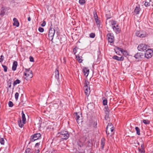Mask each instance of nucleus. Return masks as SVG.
I'll return each mask as SVG.
<instances>
[{
	"mask_svg": "<svg viewBox=\"0 0 153 153\" xmlns=\"http://www.w3.org/2000/svg\"><path fill=\"white\" fill-rule=\"evenodd\" d=\"M57 136L62 139L67 140L69 137L70 134L68 131L62 130L58 133Z\"/></svg>",
	"mask_w": 153,
	"mask_h": 153,
	"instance_id": "f257e3e1",
	"label": "nucleus"
},
{
	"mask_svg": "<svg viewBox=\"0 0 153 153\" xmlns=\"http://www.w3.org/2000/svg\"><path fill=\"white\" fill-rule=\"evenodd\" d=\"M89 82L88 81L85 80L84 87V89L85 93L86 95H89L90 92V88L89 86Z\"/></svg>",
	"mask_w": 153,
	"mask_h": 153,
	"instance_id": "f03ea898",
	"label": "nucleus"
},
{
	"mask_svg": "<svg viewBox=\"0 0 153 153\" xmlns=\"http://www.w3.org/2000/svg\"><path fill=\"white\" fill-rule=\"evenodd\" d=\"M149 48V46L148 45L143 43L140 44L137 47L138 50L141 51H146Z\"/></svg>",
	"mask_w": 153,
	"mask_h": 153,
	"instance_id": "7ed1b4c3",
	"label": "nucleus"
},
{
	"mask_svg": "<svg viewBox=\"0 0 153 153\" xmlns=\"http://www.w3.org/2000/svg\"><path fill=\"white\" fill-rule=\"evenodd\" d=\"M52 25L50 27L49 33H48V36L50 40L52 41L53 39V37L54 36L55 30L52 27Z\"/></svg>",
	"mask_w": 153,
	"mask_h": 153,
	"instance_id": "20e7f679",
	"label": "nucleus"
},
{
	"mask_svg": "<svg viewBox=\"0 0 153 153\" xmlns=\"http://www.w3.org/2000/svg\"><path fill=\"white\" fill-rule=\"evenodd\" d=\"M41 135L40 133H36L32 135L30 137V142L34 141L39 139L41 138Z\"/></svg>",
	"mask_w": 153,
	"mask_h": 153,
	"instance_id": "39448f33",
	"label": "nucleus"
},
{
	"mask_svg": "<svg viewBox=\"0 0 153 153\" xmlns=\"http://www.w3.org/2000/svg\"><path fill=\"white\" fill-rule=\"evenodd\" d=\"M153 55V51L149 48L146 51V53L145 54V57L149 59L151 58Z\"/></svg>",
	"mask_w": 153,
	"mask_h": 153,
	"instance_id": "423d86ee",
	"label": "nucleus"
},
{
	"mask_svg": "<svg viewBox=\"0 0 153 153\" xmlns=\"http://www.w3.org/2000/svg\"><path fill=\"white\" fill-rule=\"evenodd\" d=\"M108 42L110 43H112L114 42V37L113 34L111 33H109L107 35Z\"/></svg>",
	"mask_w": 153,
	"mask_h": 153,
	"instance_id": "0eeeda50",
	"label": "nucleus"
},
{
	"mask_svg": "<svg viewBox=\"0 0 153 153\" xmlns=\"http://www.w3.org/2000/svg\"><path fill=\"white\" fill-rule=\"evenodd\" d=\"M144 56V54L142 53H138L135 55L134 57L136 59L142 58Z\"/></svg>",
	"mask_w": 153,
	"mask_h": 153,
	"instance_id": "6e6552de",
	"label": "nucleus"
},
{
	"mask_svg": "<svg viewBox=\"0 0 153 153\" xmlns=\"http://www.w3.org/2000/svg\"><path fill=\"white\" fill-rule=\"evenodd\" d=\"M24 75L25 76H26L27 77H25V79L27 80L28 79V77H29L30 78H31L33 76L32 72V71H30L29 73H25V72Z\"/></svg>",
	"mask_w": 153,
	"mask_h": 153,
	"instance_id": "1a4fd4ad",
	"label": "nucleus"
},
{
	"mask_svg": "<svg viewBox=\"0 0 153 153\" xmlns=\"http://www.w3.org/2000/svg\"><path fill=\"white\" fill-rule=\"evenodd\" d=\"M81 55L80 54V52H79V53H77V54H76V57L77 60L79 63L82 62V61Z\"/></svg>",
	"mask_w": 153,
	"mask_h": 153,
	"instance_id": "9d476101",
	"label": "nucleus"
},
{
	"mask_svg": "<svg viewBox=\"0 0 153 153\" xmlns=\"http://www.w3.org/2000/svg\"><path fill=\"white\" fill-rule=\"evenodd\" d=\"M89 70L88 68L84 67L83 69V72L84 76H87L89 73Z\"/></svg>",
	"mask_w": 153,
	"mask_h": 153,
	"instance_id": "9b49d317",
	"label": "nucleus"
},
{
	"mask_svg": "<svg viewBox=\"0 0 153 153\" xmlns=\"http://www.w3.org/2000/svg\"><path fill=\"white\" fill-rule=\"evenodd\" d=\"M80 113L79 112L78 113H75L74 114V116L75 119H76L77 123H79V118H80L79 114Z\"/></svg>",
	"mask_w": 153,
	"mask_h": 153,
	"instance_id": "f8f14e48",
	"label": "nucleus"
},
{
	"mask_svg": "<svg viewBox=\"0 0 153 153\" xmlns=\"http://www.w3.org/2000/svg\"><path fill=\"white\" fill-rule=\"evenodd\" d=\"M114 128H112L111 129H110V130L108 131V132H106L107 136H111L114 134Z\"/></svg>",
	"mask_w": 153,
	"mask_h": 153,
	"instance_id": "ddd939ff",
	"label": "nucleus"
},
{
	"mask_svg": "<svg viewBox=\"0 0 153 153\" xmlns=\"http://www.w3.org/2000/svg\"><path fill=\"white\" fill-rule=\"evenodd\" d=\"M112 58L113 59L117 60V61H123L124 59V58L123 56L119 57L117 56H114Z\"/></svg>",
	"mask_w": 153,
	"mask_h": 153,
	"instance_id": "4468645a",
	"label": "nucleus"
},
{
	"mask_svg": "<svg viewBox=\"0 0 153 153\" xmlns=\"http://www.w3.org/2000/svg\"><path fill=\"white\" fill-rule=\"evenodd\" d=\"M140 9V5H139L138 6H136L135 9L134 10V12L136 14H138L139 13Z\"/></svg>",
	"mask_w": 153,
	"mask_h": 153,
	"instance_id": "2eb2a0df",
	"label": "nucleus"
},
{
	"mask_svg": "<svg viewBox=\"0 0 153 153\" xmlns=\"http://www.w3.org/2000/svg\"><path fill=\"white\" fill-rule=\"evenodd\" d=\"M113 30L116 33H119L120 32V30L118 28V25H117L116 26H113Z\"/></svg>",
	"mask_w": 153,
	"mask_h": 153,
	"instance_id": "dca6fc26",
	"label": "nucleus"
},
{
	"mask_svg": "<svg viewBox=\"0 0 153 153\" xmlns=\"http://www.w3.org/2000/svg\"><path fill=\"white\" fill-rule=\"evenodd\" d=\"M113 128V125L111 123H108V126L106 128V132H107L110 129Z\"/></svg>",
	"mask_w": 153,
	"mask_h": 153,
	"instance_id": "f3484780",
	"label": "nucleus"
},
{
	"mask_svg": "<svg viewBox=\"0 0 153 153\" xmlns=\"http://www.w3.org/2000/svg\"><path fill=\"white\" fill-rule=\"evenodd\" d=\"M13 21H14L13 25L16 26L17 27H19V23L17 19L16 18H14L13 19Z\"/></svg>",
	"mask_w": 153,
	"mask_h": 153,
	"instance_id": "a211bd4d",
	"label": "nucleus"
},
{
	"mask_svg": "<svg viewBox=\"0 0 153 153\" xmlns=\"http://www.w3.org/2000/svg\"><path fill=\"white\" fill-rule=\"evenodd\" d=\"M22 121L23 122V123H26V119L25 118V114H24L23 111H22Z\"/></svg>",
	"mask_w": 153,
	"mask_h": 153,
	"instance_id": "6ab92c4d",
	"label": "nucleus"
},
{
	"mask_svg": "<svg viewBox=\"0 0 153 153\" xmlns=\"http://www.w3.org/2000/svg\"><path fill=\"white\" fill-rule=\"evenodd\" d=\"M55 78L58 81L59 79V73L58 70L56 69L55 71Z\"/></svg>",
	"mask_w": 153,
	"mask_h": 153,
	"instance_id": "aec40b11",
	"label": "nucleus"
},
{
	"mask_svg": "<svg viewBox=\"0 0 153 153\" xmlns=\"http://www.w3.org/2000/svg\"><path fill=\"white\" fill-rule=\"evenodd\" d=\"M17 65V62L16 61H14L13 62L12 66V70L13 71H14L16 70Z\"/></svg>",
	"mask_w": 153,
	"mask_h": 153,
	"instance_id": "412c9836",
	"label": "nucleus"
},
{
	"mask_svg": "<svg viewBox=\"0 0 153 153\" xmlns=\"http://www.w3.org/2000/svg\"><path fill=\"white\" fill-rule=\"evenodd\" d=\"M18 125H19V126L20 128H22L24 124H25V123H23V122H22V121H21V119H19V120L18 121Z\"/></svg>",
	"mask_w": 153,
	"mask_h": 153,
	"instance_id": "4be33fe9",
	"label": "nucleus"
},
{
	"mask_svg": "<svg viewBox=\"0 0 153 153\" xmlns=\"http://www.w3.org/2000/svg\"><path fill=\"white\" fill-rule=\"evenodd\" d=\"M21 82V81L19 79H17L13 83V87H14L16 85L18 84H19Z\"/></svg>",
	"mask_w": 153,
	"mask_h": 153,
	"instance_id": "5701e85b",
	"label": "nucleus"
},
{
	"mask_svg": "<svg viewBox=\"0 0 153 153\" xmlns=\"http://www.w3.org/2000/svg\"><path fill=\"white\" fill-rule=\"evenodd\" d=\"M151 2H152L150 0L149 1V2L146 1L144 5L146 7L150 6L151 5V4H152V3H151Z\"/></svg>",
	"mask_w": 153,
	"mask_h": 153,
	"instance_id": "b1692460",
	"label": "nucleus"
},
{
	"mask_svg": "<svg viewBox=\"0 0 153 153\" xmlns=\"http://www.w3.org/2000/svg\"><path fill=\"white\" fill-rule=\"evenodd\" d=\"M80 51V49H79L78 48L75 47L74 49L73 52L74 54L76 55V54H77V52H79Z\"/></svg>",
	"mask_w": 153,
	"mask_h": 153,
	"instance_id": "393cba45",
	"label": "nucleus"
},
{
	"mask_svg": "<svg viewBox=\"0 0 153 153\" xmlns=\"http://www.w3.org/2000/svg\"><path fill=\"white\" fill-rule=\"evenodd\" d=\"M103 105H106L107 104V100L104 97L103 98Z\"/></svg>",
	"mask_w": 153,
	"mask_h": 153,
	"instance_id": "a878e982",
	"label": "nucleus"
},
{
	"mask_svg": "<svg viewBox=\"0 0 153 153\" xmlns=\"http://www.w3.org/2000/svg\"><path fill=\"white\" fill-rule=\"evenodd\" d=\"M135 129L137 131V134L139 135H140V129L138 127H136L135 128Z\"/></svg>",
	"mask_w": 153,
	"mask_h": 153,
	"instance_id": "bb28decb",
	"label": "nucleus"
},
{
	"mask_svg": "<svg viewBox=\"0 0 153 153\" xmlns=\"http://www.w3.org/2000/svg\"><path fill=\"white\" fill-rule=\"evenodd\" d=\"M5 13V11L4 9L1 10L0 13V15L1 16H3Z\"/></svg>",
	"mask_w": 153,
	"mask_h": 153,
	"instance_id": "cd10ccee",
	"label": "nucleus"
},
{
	"mask_svg": "<svg viewBox=\"0 0 153 153\" xmlns=\"http://www.w3.org/2000/svg\"><path fill=\"white\" fill-rule=\"evenodd\" d=\"M143 122L146 124H148L150 123V121L148 120H143Z\"/></svg>",
	"mask_w": 153,
	"mask_h": 153,
	"instance_id": "c85d7f7f",
	"label": "nucleus"
},
{
	"mask_svg": "<svg viewBox=\"0 0 153 153\" xmlns=\"http://www.w3.org/2000/svg\"><path fill=\"white\" fill-rule=\"evenodd\" d=\"M105 140L104 139H102L101 140V145L102 146V147L103 148L105 144Z\"/></svg>",
	"mask_w": 153,
	"mask_h": 153,
	"instance_id": "c756f323",
	"label": "nucleus"
},
{
	"mask_svg": "<svg viewBox=\"0 0 153 153\" xmlns=\"http://www.w3.org/2000/svg\"><path fill=\"white\" fill-rule=\"evenodd\" d=\"M79 2L81 5H83L85 2V0H79Z\"/></svg>",
	"mask_w": 153,
	"mask_h": 153,
	"instance_id": "7c9ffc66",
	"label": "nucleus"
},
{
	"mask_svg": "<svg viewBox=\"0 0 153 153\" xmlns=\"http://www.w3.org/2000/svg\"><path fill=\"white\" fill-rule=\"evenodd\" d=\"M4 139L3 138L0 137V143L2 145H4Z\"/></svg>",
	"mask_w": 153,
	"mask_h": 153,
	"instance_id": "2f4dec72",
	"label": "nucleus"
},
{
	"mask_svg": "<svg viewBox=\"0 0 153 153\" xmlns=\"http://www.w3.org/2000/svg\"><path fill=\"white\" fill-rule=\"evenodd\" d=\"M122 53L124 56H126L128 54L127 52L126 51L124 50H123Z\"/></svg>",
	"mask_w": 153,
	"mask_h": 153,
	"instance_id": "473e14b6",
	"label": "nucleus"
},
{
	"mask_svg": "<svg viewBox=\"0 0 153 153\" xmlns=\"http://www.w3.org/2000/svg\"><path fill=\"white\" fill-rule=\"evenodd\" d=\"M8 105L10 107H12L13 106V104L12 101H9L8 102Z\"/></svg>",
	"mask_w": 153,
	"mask_h": 153,
	"instance_id": "72a5a7b5",
	"label": "nucleus"
},
{
	"mask_svg": "<svg viewBox=\"0 0 153 153\" xmlns=\"http://www.w3.org/2000/svg\"><path fill=\"white\" fill-rule=\"evenodd\" d=\"M93 13H94V19L98 18V16L97 14V13L95 11Z\"/></svg>",
	"mask_w": 153,
	"mask_h": 153,
	"instance_id": "f704fd0d",
	"label": "nucleus"
},
{
	"mask_svg": "<svg viewBox=\"0 0 153 153\" xmlns=\"http://www.w3.org/2000/svg\"><path fill=\"white\" fill-rule=\"evenodd\" d=\"M2 65L3 68H4V71L5 72H6L7 71V67L5 65Z\"/></svg>",
	"mask_w": 153,
	"mask_h": 153,
	"instance_id": "c9c22d12",
	"label": "nucleus"
},
{
	"mask_svg": "<svg viewBox=\"0 0 153 153\" xmlns=\"http://www.w3.org/2000/svg\"><path fill=\"white\" fill-rule=\"evenodd\" d=\"M95 35L94 33H92L90 34V37L91 38H94L95 36Z\"/></svg>",
	"mask_w": 153,
	"mask_h": 153,
	"instance_id": "e433bc0d",
	"label": "nucleus"
},
{
	"mask_svg": "<svg viewBox=\"0 0 153 153\" xmlns=\"http://www.w3.org/2000/svg\"><path fill=\"white\" fill-rule=\"evenodd\" d=\"M19 96V94L18 92H16L15 94V97L16 100H17Z\"/></svg>",
	"mask_w": 153,
	"mask_h": 153,
	"instance_id": "4c0bfd02",
	"label": "nucleus"
},
{
	"mask_svg": "<svg viewBox=\"0 0 153 153\" xmlns=\"http://www.w3.org/2000/svg\"><path fill=\"white\" fill-rule=\"evenodd\" d=\"M31 149L30 148H28L26 149L25 151L26 153H31Z\"/></svg>",
	"mask_w": 153,
	"mask_h": 153,
	"instance_id": "58836bf2",
	"label": "nucleus"
},
{
	"mask_svg": "<svg viewBox=\"0 0 153 153\" xmlns=\"http://www.w3.org/2000/svg\"><path fill=\"white\" fill-rule=\"evenodd\" d=\"M0 58V62H1L4 60V56L3 55H1Z\"/></svg>",
	"mask_w": 153,
	"mask_h": 153,
	"instance_id": "ea45409f",
	"label": "nucleus"
},
{
	"mask_svg": "<svg viewBox=\"0 0 153 153\" xmlns=\"http://www.w3.org/2000/svg\"><path fill=\"white\" fill-rule=\"evenodd\" d=\"M39 30L40 32H42L44 31V29L41 27H40L39 28Z\"/></svg>",
	"mask_w": 153,
	"mask_h": 153,
	"instance_id": "a19ab883",
	"label": "nucleus"
},
{
	"mask_svg": "<svg viewBox=\"0 0 153 153\" xmlns=\"http://www.w3.org/2000/svg\"><path fill=\"white\" fill-rule=\"evenodd\" d=\"M95 21L96 22L97 25H99L100 24V21L99 20L98 18L94 19Z\"/></svg>",
	"mask_w": 153,
	"mask_h": 153,
	"instance_id": "79ce46f5",
	"label": "nucleus"
},
{
	"mask_svg": "<svg viewBox=\"0 0 153 153\" xmlns=\"http://www.w3.org/2000/svg\"><path fill=\"white\" fill-rule=\"evenodd\" d=\"M29 59H30V61L31 62H34V59L32 56H30L29 57Z\"/></svg>",
	"mask_w": 153,
	"mask_h": 153,
	"instance_id": "37998d69",
	"label": "nucleus"
},
{
	"mask_svg": "<svg viewBox=\"0 0 153 153\" xmlns=\"http://www.w3.org/2000/svg\"><path fill=\"white\" fill-rule=\"evenodd\" d=\"M91 127L90 126L89 128H86L85 129L86 131L87 132H88L91 131Z\"/></svg>",
	"mask_w": 153,
	"mask_h": 153,
	"instance_id": "c03bdc74",
	"label": "nucleus"
},
{
	"mask_svg": "<svg viewBox=\"0 0 153 153\" xmlns=\"http://www.w3.org/2000/svg\"><path fill=\"white\" fill-rule=\"evenodd\" d=\"M145 34H144L142 33H140V36L139 37H140V38H143V37H145Z\"/></svg>",
	"mask_w": 153,
	"mask_h": 153,
	"instance_id": "a18cd8bd",
	"label": "nucleus"
},
{
	"mask_svg": "<svg viewBox=\"0 0 153 153\" xmlns=\"http://www.w3.org/2000/svg\"><path fill=\"white\" fill-rule=\"evenodd\" d=\"M109 114H105V118L106 120H107L108 118Z\"/></svg>",
	"mask_w": 153,
	"mask_h": 153,
	"instance_id": "49530a36",
	"label": "nucleus"
},
{
	"mask_svg": "<svg viewBox=\"0 0 153 153\" xmlns=\"http://www.w3.org/2000/svg\"><path fill=\"white\" fill-rule=\"evenodd\" d=\"M140 33L139 31H137L136 33V36L138 37H139Z\"/></svg>",
	"mask_w": 153,
	"mask_h": 153,
	"instance_id": "de8ad7c7",
	"label": "nucleus"
},
{
	"mask_svg": "<svg viewBox=\"0 0 153 153\" xmlns=\"http://www.w3.org/2000/svg\"><path fill=\"white\" fill-rule=\"evenodd\" d=\"M57 151L56 150H54L52 151H50L48 153H57Z\"/></svg>",
	"mask_w": 153,
	"mask_h": 153,
	"instance_id": "09e8293b",
	"label": "nucleus"
},
{
	"mask_svg": "<svg viewBox=\"0 0 153 153\" xmlns=\"http://www.w3.org/2000/svg\"><path fill=\"white\" fill-rule=\"evenodd\" d=\"M46 22L45 21H44L41 24V26L42 27H44L45 25Z\"/></svg>",
	"mask_w": 153,
	"mask_h": 153,
	"instance_id": "8fccbe9b",
	"label": "nucleus"
},
{
	"mask_svg": "<svg viewBox=\"0 0 153 153\" xmlns=\"http://www.w3.org/2000/svg\"><path fill=\"white\" fill-rule=\"evenodd\" d=\"M140 152H141V153H144L145 151L144 149H138Z\"/></svg>",
	"mask_w": 153,
	"mask_h": 153,
	"instance_id": "3c124183",
	"label": "nucleus"
},
{
	"mask_svg": "<svg viewBox=\"0 0 153 153\" xmlns=\"http://www.w3.org/2000/svg\"><path fill=\"white\" fill-rule=\"evenodd\" d=\"M104 111L105 114H109L110 110H104Z\"/></svg>",
	"mask_w": 153,
	"mask_h": 153,
	"instance_id": "603ef678",
	"label": "nucleus"
},
{
	"mask_svg": "<svg viewBox=\"0 0 153 153\" xmlns=\"http://www.w3.org/2000/svg\"><path fill=\"white\" fill-rule=\"evenodd\" d=\"M117 49L118 51H121V53L122 52L123 50L122 48H117Z\"/></svg>",
	"mask_w": 153,
	"mask_h": 153,
	"instance_id": "864d4df0",
	"label": "nucleus"
},
{
	"mask_svg": "<svg viewBox=\"0 0 153 153\" xmlns=\"http://www.w3.org/2000/svg\"><path fill=\"white\" fill-rule=\"evenodd\" d=\"M116 24V22L114 21H112L111 22L112 25H115Z\"/></svg>",
	"mask_w": 153,
	"mask_h": 153,
	"instance_id": "5fc2aeb1",
	"label": "nucleus"
},
{
	"mask_svg": "<svg viewBox=\"0 0 153 153\" xmlns=\"http://www.w3.org/2000/svg\"><path fill=\"white\" fill-rule=\"evenodd\" d=\"M25 73H29L30 71V69H25Z\"/></svg>",
	"mask_w": 153,
	"mask_h": 153,
	"instance_id": "6e6d98bb",
	"label": "nucleus"
},
{
	"mask_svg": "<svg viewBox=\"0 0 153 153\" xmlns=\"http://www.w3.org/2000/svg\"><path fill=\"white\" fill-rule=\"evenodd\" d=\"M40 145V143H38L36 144L35 146L36 147H37L38 146H39Z\"/></svg>",
	"mask_w": 153,
	"mask_h": 153,
	"instance_id": "4d7b16f0",
	"label": "nucleus"
},
{
	"mask_svg": "<svg viewBox=\"0 0 153 153\" xmlns=\"http://www.w3.org/2000/svg\"><path fill=\"white\" fill-rule=\"evenodd\" d=\"M140 149H144V145L143 144H142L141 146Z\"/></svg>",
	"mask_w": 153,
	"mask_h": 153,
	"instance_id": "13d9d810",
	"label": "nucleus"
},
{
	"mask_svg": "<svg viewBox=\"0 0 153 153\" xmlns=\"http://www.w3.org/2000/svg\"><path fill=\"white\" fill-rule=\"evenodd\" d=\"M40 150L39 149L36 150L35 152V153H39V152Z\"/></svg>",
	"mask_w": 153,
	"mask_h": 153,
	"instance_id": "bf43d9fd",
	"label": "nucleus"
},
{
	"mask_svg": "<svg viewBox=\"0 0 153 153\" xmlns=\"http://www.w3.org/2000/svg\"><path fill=\"white\" fill-rule=\"evenodd\" d=\"M105 110H109V108H108V106H105Z\"/></svg>",
	"mask_w": 153,
	"mask_h": 153,
	"instance_id": "052dcab7",
	"label": "nucleus"
},
{
	"mask_svg": "<svg viewBox=\"0 0 153 153\" xmlns=\"http://www.w3.org/2000/svg\"><path fill=\"white\" fill-rule=\"evenodd\" d=\"M28 21H30L31 20V18L30 17L28 18Z\"/></svg>",
	"mask_w": 153,
	"mask_h": 153,
	"instance_id": "680f3d73",
	"label": "nucleus"
},
{
	"mask_svg": "<svg viewBox=\"0 0 153 153\" xmlns=\"http://www.w3.org/2000/svg\"><path fill=\"white\" fill-rule=\"evenodd\" d=\"M10 85L9 86V88H11V83L10 82Z\"/></svg>",
	"mask_w": 153,
	"mask_h": 153,
	"instance_id": "e2e57ef3",
	"label": "nucleus"
},
{
	"mask_svg": "<svg viewBox=\"0 0 153 153\" xmlns=\"http://www.w3.org/2000/svg\"><path fill=\"white\" fill-rule=\"evenodd\" d=\"M107 14H110V13H109V12H108V13H107Z\"/></svg>",
	"mask_w": 153,
	"mask_h": 153,
	"instance_id": "0e129e2a",
	"label": "nucleus"
},
{
	"mask_svg": "<svg viewBox=\"0 0 153 153\" xmlns=\"http://www.w3.org/2000/svg\"><path fill=\"white\" fill-rule=\"evenodd\" d=\"M109 18H110V17H109V18H108V19H109Z\"/></svg>",
	"mask_w": 153,
	"mask_h": 153,
	"instance_id": "69168bd1",
	"label": "nucleus"
},
{
	"mask_svg": "<svg viewBox=\"0 0 153 153\" xmlns=\"http://www.w3.org/2000/svg\"><path fill=\"white\" fill-rule=\"evenodd\" d=\"M64 62H65V61H64Z\"/></svg>",
	"mask_w": 153,
	"mask_h": 153,
	"instance_id": "338daca9",
	"label": "nucleus"
},
{
	"mask_svg": "<svg viewBox=\"0 0 153 153\" xmlns=\"http://www.w3.org/2000/svg\"><path fill=\"white\" fill-rule=\"evenodd\" d=\"M109 133H111L110 132V131H109Z\"/></svg>",
	"mask_w": 153,
	"mask_h": 153,
	"instance_id": "774afa93",
	"label": "nucleus"
}]
</instances>
